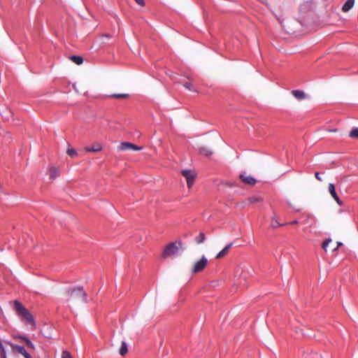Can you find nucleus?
<instances>
[{"label":"nucleus","mask_w":358,"mask_h":358,"mask_svg":"<svg viewBox=\"0 0 358 358\" xmlns=\"http://www.w3.org/2000/svg\"><path fill=\"white\" fill-rule=\"evenodd\" d=\"M66 294L70 306H77L87 301L86 293L82 287L69 289L66 291Z\"/></svg>","instance_id":"1"},{"label":"nucleus","mask_w":358,"mask_h":358,"mask_svg":"<svg viewBox=\"0 0 358 358\" xmlns=\"http://www.w3.org/2000/svg\"><path fill=\"white\" fill-rule=\"evenodd\" d=\"M14 308L17 314L28 324L35 327V322L34 317L29 312V310L22 304V303L15 301L14 302Z\"/></svg>","instance_id":"2"},{"label":"nucleus","mask_w":358,"mask_h":358,"mask_svg":"<svg viewBox=\"0 0 358 358\" xmlns=\"http://www.w3.org/2000/svg\"><path fill=\"white\" fill-rule=\"evenodd\" d=\"M182 246L181 241L178 242H171L165 246L162 254V259H166L169 257H172L175 255L179 250L180 248Z\"/></svg>","instance_id":"3"},{"label":"nucleus","mask_w":358,"mask_h":358,"mask_svg":"<svg viewBox=\"0 0 358 358\" xmlns=\"http://www.w3.org/2000/svg\"><path fill=\"white\" fill-rule=\"evenodd\" d=\"M181 174L186 179L188 188H191L197 177L196 172L192 169H184L181 171Z\"/></svg>","instance_id":"4"},{"label":"nucleus","mask_w":358,"mask_h":358,"mask_svg":"<svg viewBox=\"0 0 358 358\" xmlns=\"http://www.w3.org/2000/svg\"><path fill=\"white\" fill-rule=\"evenodd\" d=\"M208 259L206 257L202 256L200 259L195 262L192 266L191 273L192 274H196L201 272L208 264Z\"/></svg>","instance_id":"5"},{"label":"nucleus","mask_w":358,"mask_h":358,"mask_svg":"<svg viewBox=\"0 0 358 358\" xmlns=\"http://www.w3.org/2000/svg\"><path fill=\"white\" fill-rule=\"evenodd\" d=\"M117 149L120 152L125 151V150L140 151L143 149V148L141 146H137L134 143L124 141V142H122L117 146Z\"/></svg>","instance_id":"6"},{"label":"nucleus","mask_w":358,"mask_h":358,"mask_svg":"<svg viewBox=\"0 0 358 358\" xmlns=\"http://www.w3.org/2000/svg\"><path fill=\"white\" fill-rule=\"evenodd\" d=\"M239 178L244 184L250 185V186H254L257 182V180L255 178H254L253 177H252L250 176H248L245 173L241 174L239 176Z\"/></svg>","instance_id":"7"},{"label":"nucleus","mask_w":358,"mask_h":358,"mask_svg":"<svg viewBox=\"0 0 358 358\" xmlns=\"http://www.w3.org/2000/svg\"><path fill=\"white\" fill-rule=\"evenodd\" d=\"M10 346L13 350H15L22 355H23L24 358H32L31 355L26 351L24 347L15 344H11Z\"/></svg>","instance_id":"8"},{"label":"nucleus","mask_w":358,"mask_h":358,"mask_svg":"<svg viewBox=\"0 0 358 358\" xmlns=\"http://www.w3.org/2000/svg\"><path fill=\"white\" fill-rule=\"evenodd\" d=\"M328 189H329V192L330 194L334 198V199L336 201V202L338 205L341 206L342 205V202H341V201L340 200L338 196L336 194L334 185L332 184V183H329Z\"/></svg>","instance_id":"9"},{"label":"nucleus","mask_w":358,"mask_h":358,"mask_svg":"<svg viewBox=\"0 0 358 358\" xmlns=\"http://www.w3.org/2000/svg\"><path fill=\"white\" fill-rule=\"evenodd\" d=\"M292 94L299 101L303 100L307 98L306 94L301 90H292Z\"/></svg>","instance_id":"10"},{"label":"nucleus","mask_w":358,"mask_h":358,"mask_svg":"<svg viewBox=\"0 0 358 358\" xmlns=\"http://www.w3.org/2000/svg\"><path fill=\"white\" fill-rule=\"evenodd\" d=\"M232 245H233V243H229L227 245H226V246H225V247H224V248H223V249H222V250H221V251H220V252L217 255V256H216V259H221V258H222V257H225V256L228 254V252H229V251L230 248L232 247Z\"/></svg>","instance_id":"11"},{"label":"nucleus","mask_w":358,"mask_h":358,"mask_svg":"<svg viewBox=\"0 0 358 358\" xmlns=\"http://www.w3.org/2000/svg\"><path fill=\"white\" fill-rule=\"evenodd\" d=\"M355 0H347L342 7V11L344 13L348 12L355 5Z\"/></svg>","instance_id":"12"},{"label":"nucleus","mask_w":358,"mask_h":358,"mask_svg":"<svg viewBox=\"0 0 358 358\" xmlns=\"http://www.w3.org/2000/svg\"><path fill=\"white\" fill-rule=\"evenodd\" d=\"M101 150H102V146L99 143H96V144H94L91 147H86L85 148V150L86 152H99V151H101Z\"/></svg>","instance_id":"13"},{"label":"nucleus","mask_w":358,"mask_h":358,"mask_svg":"<svg viewBox=\"0 0 358 358\" xmlns=\"http://www.w3.org/2000/svg\"><path fill=\"white\" fill-rule=\"evenodd\" d=\"M128 352L127 344L125 341H122L121 346L119 350V353L121 356H125Z\"/></svg>","instance_id":"14"},{"label":"nucleus","mask_w":358,"mask_h":358,"mask_svg":"<svg viewBox=\"0 0 358 358\" xmlns=\"http://www.w3.org/2000/svg\"><path fill=\"white\" fill-rule=\"evenodd\" d=\"M184 87L187 89L189 91L198 92V90L194 87V85L192 82H181L180 83Z\"/></svg>","instance_id":"15"},{"label":"nucleus","mask_w":358,"mask_h":358,"mask_svg":"<svg viewBox=\"0 0 358 358\" xmlns=\"http://www.w3.org/2000/svg\"><path fill=\"white\" fill-rule=\"evenodd\" d=\"M59 169L56 167L50 169V177L52 180H55L59 176Z\"/></svg>","instance_id":"16"},{"label":"nucleus","mask_w":358,"mask_h":358,"mask_svg":"<svg viewBox=\"0 0 358 358\" xmlns=\"http://www.w3.org/2000/svg\"><path fill=\"white\" fill-rule=\"evenodd\" d=\"M70 59L78 65H80L83 62V59L80 56L73 55L70 57Z\"/></svg>","instance_id":"17"},{"label":"nucleus","mask_w":358,"mask_h":358,"mask_svg":"<svg viewBox=\"0 0 358 358\" xmlns=\"http://www.w3.org/2000/svg\"><path fill=\"white\" fill-rule=\"evenodd\" d=\"M206 240V236L203 232H200L199 235L195 238V241L197 244L202 243Z\"/></svg>","instance_id":"18"},{"label":"nucleus","mask_w":358,"mask_h":358,"mask_svg":"<svg viewBox=\"0 0 358 358\" xmlns=\"http://www.w3.org/2000/svg\"><path fill=\"white\" fill-rule=\"evenodd\" d=\"M200 153L206 155V156H210L212 155L213 152L208 148H201L199 150Z\"/></svg>","instance_id":"19"},{"label":"nucleus","mask_w":358,"mask_h":358,"mask_svg":"<svg viewBox=\"0 0 358 358\" xmlns=\"http://www.w3.org/2000/svg\"><path fill=\"white\" fill-rule=\"evenodd\" d=\"M20 338L26 343L28 348H31V349L34 348V344L31 343V341L27 337L20 336Z\"/></svg>","instance_id":"20"},{"label":"nucleus","mask_w":358,"mask_h":358,"mask_svg":"<svg viewBox=\"0 0 358 358\" xmlns=\"http://www.w3.org/2000/svg\"><path fill=\"white\" fill-rule=\"evenodd\" d=\"M66 153L71 157H75L78 155L77 151L73 148H69L67 149Z\"/></svg>","instance_id":"21"},{"label":"nucleus","mask_w":358,"mask_h":358,"mask_svg":"<svg viewBox=\"0 0 358 358\" xmlns=\"http://www.w3.org/2000/svg\"><path fill=\"white\" fill-rule=\"evenodd\" d=\"M110 96L115 99H127L129 95V94H113Z\"/></svg>","instance_id":"22"},{"label":"nucleus","mask_w":358,"mask_h":358,"mask_svg":"<svg viewBox=\"0 0 358 358\" xmlns=\"http://www.w3.org/2000/svg\"><path fill=\"white\" fill-rule=\"evenodd\" d=\"M349 136L352 138H358V128L353 129L350 132Z\"/></svg>","instance_id":"23"},{"label":"nucleus","mask_w":358,"mask_h":358,"mask_svg":"<svg viewBox=\"0 0 358 358\" xmlns=\"http://www.w3.org/2000/svg\"><path fill=\"white\" fill-rule=\"evenodd\" d=\"M250 203L260 202L262 201V198L260 196H252L248 199Z\"/></svg>","instance_id":"24"},{"label":"nucleus","mask_w":358,"mask_h":358,"mask_svg":"<svg viewBox=\"0 0 358 358\" xmlns=\"http://www.w3.org/2000/svg\"><path fill=\"white\" fill-rule=\"evenodd\" d=\"M271 225L273 228H277L278 227L280 226L281 224L279 223L275 217H273L271 220Z\"/></svg>","instance_id":"25"},{"label":"nucleus","mask_w":358,"mask_h":358,"mask_svg":"<svg viewBox=\"0 0 358 358\" xmlns=\"http://www.w3.org/2000/svg\"><path fill=\"white\" fill-rule=\"evenodd\" d=\"M331 242H332V240L331 238H328V239L325 240L322 243V248L325 251H327V248L329 247V244L331 243Z\"/></svg>","instance_id":"26"},{"label":"nucleus","mask_w":358,"mask_h":358,"mask_svg":"<svg viewBox=\"0 0 358 358\" xmlns=\"http://www.w3.org/2000/svg\"><path fill=\"white\" fill-rule=\"evenodd\" d=\"M62 358H72L71 354L68 351H63Z\"/></svg>","instance_id":"27"},{"label":"nucleus","mask_w":358,"mask_h":358,"mask_svg":"<svg viewBox=\"0 0 358 358\" xmlns=\"http://www.w3.org/2000/svg\"><path fill=\"white\" fill-rule=\"evenodd\" d=\"M1 358H7L4 348H0Z\"/></svg>","instance_id":"28"},{"label":"nucleus","mask_w":358,"mask_h":358,"mask_svg":"<svg viewBox=\"0 0 358 358\" xmlns=\"http://www.w3.org/2000/svg\"><path fill=\"white\" fill-rule=\"evenodd\" d=\"M315 178H316L317 180H319V181H322V178L320 177V173H319V172H316V173H315Z\"/></svg>","instance_id":"29"},{"label":"nucleus","mask_w":358,"mask_h":358,"mask_svg":"<svg viewBox=\"0 0 358 358\" xmlns=\"http://www.w3.org/2000/svg\"><path fill=\"white\" fill-rule=\"evenodd\" d=\"M341 245H342V243H340V242L337 243V245H336V247L332 249V250H333V251L336 250L338 248V247H339V246H341Z\"/></svg>","instance_id":"30"},{"label":"nucleus","mask_w":358,"mask_h":358,"mask_svg":"<svg viewBox=\"0 0 358 358\" xmlns=\"http://www.w3.org/2000/svg\"><path fill=\"white\" fill-rule=\"evenodd\" d=\"M297 223H298L297 220H294V221L291 222L289 224H296Z\"/></svg>","instance_id":"31"},{"label":"nucleus","mask_w":358,"mask_h":358,"mask_svg":"<svg viewBox=\"0 0 358 358\" xmlns=\"http://www.w3.org/2000/svg\"><path fill=\"white\" fill-rule=\"evenodd\" d=\"M314 356V355H308L306 357V358H313Z\"/></svg>","instance_id":"32"}]
</instances>
